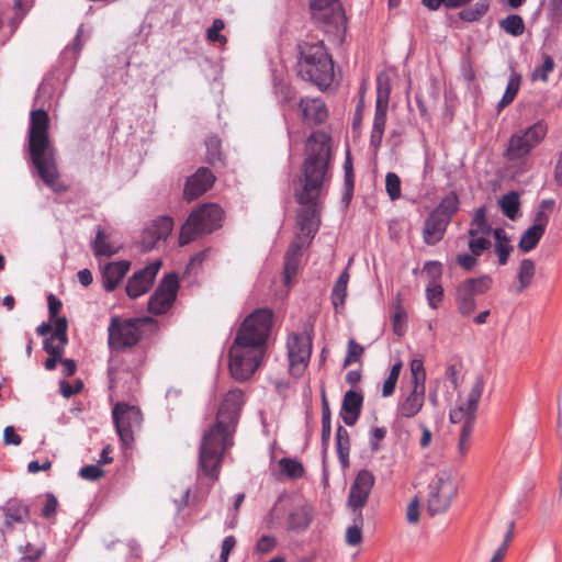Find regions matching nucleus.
<instances>
[{
    "label": "nucleus",
    "instance_id": "37",
    "mask_svg": "<svg viewBox=\"0 0 562 562\" xmlns=\"http://www.w3.org/2000/svg\"><path fill=\"white\" fill-rule=\"evenodd\" d=\"M536 266L531 259H522L519 263L518 268V286L517 293H521L525 289H527L535 277Z\"/></svg>",
    "mask_w": 562,
    "mask_h": 562
},
{
    "label": "nucleus",
    "instance_id": "59",
    "mask_svg": "<svg viewBox=\"0 0 562 562\" xmlns=\"http://www.w3.org/2000/svg\"><path fill=\"white\" fill-rule=\"evenodd\" d=\"M386 432L385 427H373L371 429L369 440L372 451L376 452L380 449V442L385 438Z\"/></svg>",
    "mask_w": 562,
    "mask_h": 562
},
{
    "label": "nucleus",
    "instance_id": "40",
    "mask_svg": "<svg viewBox=\"0 0 562 562\" xmlns=\"http://www.w3.org/2000/svg\"><path fill=\"white\" fill-rule=\"evenodd\" d=\"M29 517V509L19 501H9L5 506V522L13 524L24 521Z\"/></svg>",
    "mask_w": 562,
    "mask_h": 562
},
{
    "label": "nucleus",
    "instance_id": "33",
    "mask_svg": "<svg viewBox=\"0 0 562 562\" xmlns=\"http://www.w3.org/2000/svg\"><path fill=\"white\" fill-rule=\"evenodd\" d=\"M491 225L486 221L485 207H480L475 211L474 216L470 223L468 231L469 237H475V235H491L493 234Z\"/></svg>",
    "mask_w": 562,
    "mask_h": 562
},
{
    "label": "nucleus",
    "instance_id": "50",
    "mask_svg": "<svg viewBox=\"0 0 562 562\" xmlns=\"http://www.w3.org/2000/svg\"><path fill=\"white\" fill-rule=\"evenodd\" d=\"M491 235H475V237H469L468 247L474 256H481L483 251L491 247Z\"/></svg>",
    "mask_w": 562,
    "mask_h": 562
},
{
    "label": "nucleus",
    "instance_id": "57",
    "mask_svg": "<svg viewBox=\"0 0 562 562\" xmlns=\"http://www.w3.org/2000/svg\"><path fill=\"white\" fill-rule=\"evenodd\" d=\"M57 508H58L57 498L54 496V494L47 493L45 495V503L42 508V516L44 518L50 519L56 515Z\"/></svg>",
    "mask_w": 562,
    "mask_h": 562
},
{
    "label": "nucleus",
    "instance_id": "32",
    "mask_svg": "<svg viewBox=\"0 0 562 562\" xmlns=\"http://www.w3.org/2000/svg\"><path fill=\"white\" fill-rule=\"evenodd\" d=\"M521 75L515 70L512 71L508 83L506 86V90L503 94V98L497 104V111L501 112L504 108L509 105L516 98L520 86H521Z\"/></svg>",
    "mask_w": 562,
    "mask_h": 562
},
{
    "label": "nucleus",
    "instance_id": "22",
    "mask_svg": "<svg viewBox=\"0 0 562 562\" xmlns=\"http://www.w3.org/2000/svg\"><path fill=\"white\" fill-rule=\"evenodd\" d=\"M447 216H440L435 212H431L424 224L423 238L427 245H436L439 243L447 231L449 225Z\"/></svg>",
    "mask_w": 562,
    "mask_h": 562
},
{
    "label": "nucleus",
    "instance_id": "5",
    "mask_svg": "<svg viewBox=\"0 0 562 562\" xmlns=\"http://www.w3.org/2000/svg\"><path fill=\"white\" fill-rule=\"evenodd\" d=\"M483 390L484 380L483 378L477 376L473 382L467 398L459 400L457 406L449 413L451 423L462 424L458 441V453L461 458H464L470 450L471 437Z\"/></svg>",
    "mask_w": 562,
    "mask_h": 562
},
{
    "label": "nucleus",
    "instance_id": "61",
    "mask_svg": "<svg viewBox=\"0 0 562 562\" xmlns=\"http://www.w3.org/2000/svg\"><path fill=\"white\" fill-rule=\"evenodd\" d=\"M477 257L474 256L471 251L470 254H460L457 256V263L464 270H472L477 263Z\"/></svg>",
    "mask_w": 562,
    "mask_h": 562
},
{
    "label": "nucleus",
    "instance_id": "31",
    "mask_svg": "<svg viewBox=\"0 0 562 562\" xmlns=\"http://www.w3.org/2000/svg\"><path fill=\"white\" fill-rule=\"evenodd\" d=\"M47 302H48L49 322L43 323L37 327V334H40V335L48 334L50 331L52 327H56V323L58 319L66 318L65 316H58V314L63 307V303L56 295L50 293L47 296Z\"/></svg>",
    "mask_w": 562,
    "mask_h": 562
},
{
    "label": "nucleus",
    "instance_id": "45",
    "mask_svg": "<svg viewBox=\"0 0 562 562\" xmlns=\"http://www.w3.org/2000/svg\"><path fill=\"white\" fill-rule=\"evenodd\" d=\"M490 1L488 0H480L474 3L472 7L463 9L459 16L461 20L467 22H473L480 20L488 10Z\"/></svg>",
    "mask_w": 562,
    "mask_h": 562
},
{
    "label": "nucleus",
    "instance_id": "28",
    "mask_svg": "<svg viewBox=\"0 0 562 562\" xmlns=\"http://www.w3.org/2000/svg\"><path fill=\"white\" fill-rule=\"evenodd\" d=\"M313 520V508L303 504L295 507L288 517V529L300 530L306 529Z\"/></svg>",
    "mask_w": 562,
    "mask_h": 562
},
{
    "label": "nucleus",
    "instance_id": "10",
    "mask_svg": "<svg viewBox=\"0 0 562 562\" xmlns=\"http://www.w3.org/2000/svg\"><path fill=\"white\" fill-rule=\"evenodd\" d=\"M313 346V328L305 327L302 333H292L286 340L289 371L291 375L300 378L306 370Z\"/></svg>",
    "mask_w": 562,
    "mask_h": 562
},
{
    "label": "nucleus",
    "instance_id": "30",
    "mask_svg": "<svg viewBox=\"0 0 562 562\" xmlns=\"http://www.w3.org/2000/svg\"><path fill=\"white\" fill-rule=\"evenodd\" d=\"M493 236L495 238L494 251L498 257V263L504 266L507 263L508 258L513 251V246L510 245V239L507 236L505 229L495 228L493 231Z\"/></svg>",
    "mask_w": 562,
    "mask_h": 562
},
{
    "label": "nucleus",
    "instance_id": "1",
    "mask_svg": "<svg viewBox=\"0 0 562 562\" xmlns=\"http://www.w3.org/2000/svg\"><path fill=\"white\" fill-rule=\"evenodd\" d=\"M272 316L269 308H259L241 323L229 349V371L235 380H248L260 367L267 351Z\"/></svg>",
    "mask_w": 562,
    "mask_h": 562
},
{
    "label": "nucleus",
    "instance_id": "36",
    "mask_svg": "<svg viewBox=\"0 0 562 562\" xmlns=\"http://www.w3.org/2000/svg\"><path fill=\"white\" fill-rule=\"evenodd\" d=\"M555 201L553 199L542 200L535 213L532 227L546 232V227L550 221V214L553 212Z\"/></svg>",
    "mask_w": 562,
    "mask_h": 562
},
{
    "label": "nucleus",
    "instance_id": "12",
    "mask_svg": "<svg viewBox=\"0 0 562 562\" xmlns=\"http://www.w3.org/2000/svg\"><path fill=\"white\" fill-rule=\"evenodd\" d=\"M427 512L430 516L445 513L457 495L454 482L446 474H437L428 485Z\"/></svg>",
    "mask_w": 562,
    "mask_h": 562
},
{
    "label": "nucleus",
    "instance_id": "8",
    "mask_svg": "<svg viewBox=\"0 0 562 562\" xmlns=\"http://www.w3.org/2000/svg\"><path fill=\"white\" fill-rule=\"evenodd\" d=\"M547 133L548 124L544 120L515 132L508 139L505 157L509 161L526 157L546 138Z\"/></svg>",
    "mask_w": 562,
    "mask_h": 562
},
{
    "label": "nucleus",
    "instance_id": "54",
    "mask_svg": "<svg viewBox=\"0 0 562 562\" xmlns=\"http://www.w3.org/2000/svg\"><path fill=\"white\" fill-rule=\"evenodd\" d=\"M29 155L31 162L35 166V105L30 112Z\"/></svg>",
    "mask_w": 562,
    "mask_h": 562
},
{
    "label": "nucleus",
    "instance_id": "13",
    "mask_svg": "<svg viewBox=\"0 0 562 562\" xmlns=\"http://www.w3.org/2000/svg\"><path fill=\"white\" fill-rule=\"evenodd\" d=\"M492 286V278L482 276L460 283L456 291V305L462 316H470L476 308L475 295L486 293Z\"/></svg>",
    "mask_w": 562,
    "mask_h": 562
},
{
    "label": "nucleus",
    "instance_id": "63",
    "mask_svg": "<svg viewBox=\"0 0 562 562\" xmlns=\"http://www.w3.org/2000/svg\"><path fill=\"white\" fill-rule=\"evenodd\" d=\"M224 29V22L221 19L214 20L212 26L207 30V38L212 42L226 41L220 32Z\"/></svg>",
    "mask_w": 562,
    "mask_h": 562
},
{
    "label": "nucleus",
    "instance_id": "42",
    "mask_svg": "<svg viewBox=\"0 0 562 562\" xmlns=\"http://www.w3.org/2000/svg\"><path fill=\"white\" fill-rule=\"evenodd\" d=\"M544 232L539 229V228H536V227H532L530 226L521 236L519 243H518V248L522 251V252H529L531 251L532 249L536 248V246L538 245V243L540 241V239L542 238Z\"/></svg>",
    "mask_w": 562,
    "mask_h": 562
},
{
    "label": "nucleus",
    "instance_id": "60",
    "mask_svg": "<svg viewBox=\"0 0 562 562\" xmlns=\"http://www.w3.org/2000/svg\"><path fill=\"white\" fill-rule=\"evenodd\" d=\"M333 0H310V9L312 19H322L324 14L322 10L331 5Z\"/></svg>",
    "mask_w": 562,
    "mask_h": 562
},
{
    "label": "nucleus",
    "instance_id": "47",
    "mask_svg": "<svg viewBox=\"0 0 562 562\" xmlns=\"http://www.w3.org/2000/svg\"><path fill=\"white\" fill-rule=\"evenodd\" d=\"M279 467L281 472L291 479H300L304 475V468L302 463L294 459L282 458L279 461Z\"/></svg>",
    "mask_w": 562,
    "mask_h": 562
},
{
    "label": "nucleus",
    "instance_id": "6",
    "mask_svg": "<svg viewBox=\"0 0 562 562\" xmlns=\"http://www.w3.org/2000/svg\"><path fill=\"white\" fill-rule=\"evenodd\" d=\"M223 211L217 204L209 203L193 210L181 226L179 244L188 245L204 234H210L222 225Z\"/></svg>",
    "mask_w": 562,
    "mask_h": 562
},
{
    "label": "nucleus",
    "instance_id": "16",
    "mask_svg": "<svg viewBox=\"0 0 562 562\" xmlns=\"http://www.w3.org/2000/svg\"><path fill=\"white\" fill-rule=\"evenodd\" d=\"M179 290V279L173 272L166 274L148 301V311L155 315L168 312Z\"/></svg>",
    "mask_w": 562,
    "mask_h": 562
},
{
    "label": "nucleus",
    "instance_id": "17",
    "mask_svg": "<svg viewBox=\"0 0 562 562\" xmlns=\"http://www.w3.org/2000/svg\"><path fill=\"white\" fill-rule=\"evenodd\" d=\"M160 267L161 261L156 260L147 265L145 268L134 272L133 276L128 278L125 286L128 297L136 299L147 293L151 288Z\"/></svg>",
    "mask_w": 562,
    "mask_h": 562
},
{
    "label": "nucleus",
    "instance_id": "51",
    "mask_svg": "<svg viewBox=\"0 0 562 562\" xmlns=\"http://www.w3.org/2000/svg\"><path fill=\"white\" fill-rule=\"evenodd\" d=\"M426 297L429 306L436 310L443 299L442 286L438 282L431 281L426 288Z\"/></svg>",
    "mask_w": 562,
    "mask_h": 562
},
{
    "label": "nucleus",
    "instance_id": "3",
    "mask_svg": "<svg viewBox=\"0 0 562 562\" xmlns=\"http://www.w3.org/2000/svg\"><path fill=\"white\" fill-rule=\"evenodd\" d=\"M300 58L297 74L319 89H326L334 80V63L323 41L302 42L297 45Z\"/></svg>",
    "mask_w": 562,
    "mask_h": 562
},
{
    "label": "nucleus",
    "instance_id": "35",
    "mask_svg": "<svg viewBox=\"0 0 562 562\" xmlns=\"http://www.w3.org/2000/svg\"><path fill=\"white\" fill-rule=\"evenodd\" d=\"M350 276L348 270L341 272L339 278L334 284L333 291H331V303L337 311L339 307L344 306L345 299L347 296V285L349 282Z\"/></svg>",
    "mask_w": 562,
    "mask_h": 562
},
{
    "label": "nucleus",
    "instance_id": "52",
    "mask_svg": "<svg viewBox=\"0 0 562 562\" xmlns=\"http://www.w3.org/2000/svg\"><path fill=\"white\" fill-rule=\"evenodd\" d=\"M554 61L550 55H543V64L539 67H536L531 74V80H541L546 82L548 80V75L553 70Z\"/></svg>",
    "mask_w": 562,
    "mask_h": 562
},
{
    "label": "nucleus",
    "instance_id": "11",
    "mask_svg": "<svg viewBox=\"0 0 562 562\" xmlns=\"http://www.w3.org/2000/svg\"><path fill=\"white\" fill-rule=\"evenodd\" d=\"M49 117L37 109V176H58L55 151L48 139Z\"/></svg>",
    "mask_w": 562,
    "mask_h": 562
},
{
    "label": "nucleus",
    "instance_id": "27",
    "mask_svg": "<svg viewBox=\"0 0 562 562\" xmlns=\"http://www.w3.org/2000/svg\"><path fill=\"white\" fill-rule=\"evenodd\" d=\"M302 257V246L292 243L284 256V282L288 285L296 277Z\"/></svg>",
    "mask_w": 562,
    "mask_h": 562
},
{
    "label": "nucleus",
    "instance_id": "25",
    "mask_svg": "<svg viewBox=\"0 0 562 562\" xmlns=\"http://www.w3.org/2000/svg\"><path fill=\"white\" fill-rule=\"evenodd\" d=\"M130 261L121 260L108 263L102 271L103 286L108 292L114 291L130 270Z\"/></svg>",
    "mask_w": 562,
    "mask_h": 562
},
{
    "label": "nucleus",
    "instance_id": "18",
    "mask_svg": "<svg viewBox=\"0 0 562 562\" xmlns=\"http://www.w3.org/2000/svg\"><path fill=\"white\" fill-rule=\"evenodd\" d=\"M373 485L374 476L370 471L362 470L357 474L348 498V504L355 512H361L360 509L367 504Z\"/></svg>",
    "mask_w": 562,
    "mask_h": 562
},
{
    "label": "nucleus",
    "instance_id": "41",
    "mask_svg": "<svg viewBox=\"0 0 562 562\" xmlns=\"http://www.w3.org/2000/svg\"><path fill=\"white\" fill-rule=\"evenodd\" d=\"M459 209V199L456 192H449L445 198L441 200L439 205L432 211L437 213L438 215L447 216L448 221L450 222L453 214Z\"/></svg>",
    "mask_w": 562,
    "mask_h": 562
},
{
    "label": "nucleus",
    "instance_id": "55",
    "mask_svg": "<svg viewBox=\"0 0 562 562\" xmlns=\"http://www.w3.org/2000/svg\"><path fill=\"white\" fill-rule=\"evenodd\" d=\"M79 475L87 481H97L104 476V470L98 464H90L81 468Z\"/></svg>",
    "mask_w": 562,
    "mask_h": 562
},
{
    "label": "nucleus",
    "instance_id": "62",
    "mask_svg": "<svg viewBox=\"0 0 562 562\" xmlns=\"http://www.w3.org/2000/svg\"><path fill=\"white\" fill-rule=\"evenodd\" d=\"M419 507L420 503L417 497L413 498L408 504L406 518L409 524H417L419 521Z\"/></svg>",
    "mask_w": 562,
    "mask_h": 562
},
{
    "label": "nucleus",
    "instance_id": "64",
    "mask_svg": "<svg viewBox=\"0 0 562 562\" xmlns=\"http://www.w3.org/2000/svg\"><path fill=\"white\" fill-rule=\"evenodd\" d=\"M277 540L272 536H262L257 542V551L260 553H268L274 549Z\"/></svg>",
    "mask_w": 562,
    "mask_h": 562
},
{
    "label": "nucleus",
    "instance_id": "14",
    "mask_svg": "<svg viewBox=\"0 0 562 562\" xmlns=\"http://www.w3.org/2000/svg\"><path fill=\"white\" fill-rule=\"evenodd\" d=\"M112 415L120 440L125 447H130L134 441V430L142 424L140 409L126 403H117Z\"/></svg>",
    "mask_w": 562,
    "mask_h": 562
},
{
    "label": "nucleus",
    "instance_id": "39",
    "mask_svg": "<svg viewBox=\"0 0 562 562\" xmlns=\"http://www.w3.org/2000/svg\"><path fill=\"white\" fill-rule=\"evenodd\" d=\"M499 206L506 217L516 220L520 206L519 194L515 191L504 194L499 200Z\"/></svg>",
    "mask_w": 562,
    "mask_h": 562
},
{
    "label": "nucleus",
    "instance_id": "23",
    "mask_svg": "<svg viewBox=\"0 0 562 562\" xmlns=\"http://www.w3.org/2000/svg\"><path fill=\"white\" fill-rule=\"evenodd\" d=\"M425 394L408 391L400 397L396 414L397 417L411 419L414 418L423 408Z\"/></svg>",
    "mask_w": 562,
    "mask_h": 562
},
{
    "label": "nucleus",
    "instance_id": "34",
    "mask_svg": "<svg viewBox=\"0 0 562 562\" xmlns=\"http://www.w3.org/2000/svg\"><path fill=\"white\" fill-rule=\"evenodd\" d=\"M336 447L342 468H347L349 465L350 437L348 430L342 426H338L336 430Z\"/></svg>",
    "mask_w": 562,
    "mask_h": 562
},
{
    "label": "nucleus",
    "instance_id": "24",
    "mask_svg": "<svg viewBox=\"0 0 562 562\" xmlns=\"http://www.w3.org/2000/svg\"><path fill=\"white\" fill-rule=\"evenodd\" d=\"M363 405V396L360 392L349 390L345 393L341 404L342 419L346 425L353 426L358 420Z\"/></svg>",
    "mask_w": 562,
    "mask_h": 562
},
{
    "label": "nucleus",
    "instance_id": "58",
    "mask_svg": "<svg viewBox=\"0 0 562 562\" xmlns=\"http://www.w3.org/2000/svg\"><path fill=\"white\" fill-rule=\"evenodd\" d=\"M83 383L81 380H77L75 385H71L66 380H61L59 383V390L64 397L69 398L82 391Z\"/></svg>",
    "mask_w": 562,
    "mask_h": 562
},
{
    "label": "nucleus",
    "instance_id": "4",
    "mask_svg": "<svg viewBox=\"0 0 562 562\" xmlns=\"http://www.w3.org/2000/svg\"><path fill=\"white\" fill-rule=\"evenodd\" d=\"M324 178H299L295 189L296 201L300 204L297 226L300 232L313 238L319 226V198Z\"/></svg>",
    "mask_w": 562,
    "mask_h": 562
},
{
    "label": "nucleus",
    "instance_id": "9",
    "mask_svg": "<svg viewBox=\"0 0 562 562\" xmlns=\"http://www.w3.org/2000/svg\"><path fill=\"white\" fill-rule=\"evenodd\" d=\"M149 322H151L150 317L121 321L117 316H113L108 328L110 348L122 351L136 346L142 337V325Z\"/></svg>",
    "mask_w": 562,
    "mask_h": 562
},
{
    "label": "nucleus",
    "instance_id": "20",
    "mask_svg": "<svg viewBox=\"0 0 562 562\" xmlns=\"http://www.w3.org/2000/svg\"><path fill=\"white\" fill-rule=\"evenodd\" d=\"M324 18L313 19L326 33H338L346 30V15L339 0H333L331 5L322 10Z\"/></svg>",
    "mask_w": 562,
    "mask_h": 562
},
{
    "label": "nucleus",
    "instance_id": "56",
    "mask_svg": "<svg viewBox=\"0 0 562 562\" xmlns=\"http://www.w3.org/2000/svg\"><path fill=\"white\" fill-rule=\"evenodd\" d=\"M393 330L397 336H402L405 331L404 324L406 321V312L400 305L395 307L393 313Z\"/></svg>",
    "mask_w": 562,
    "mask_h": 562
},
{
    "label": "nucleus",
    "instance_id": "53",
    "mask_svg": "<svg viewBox=\"0 0 562 562\" xmlns=\"http://www.w3.org/2000/svg\"><path fill=\"white\" fill-rule=\"evenodd\" d=\"M363 352L364 348L357 344L353 339H350L348 341L347 356L344 361V367H349L351 363L359 361Z\"/></svg>",
    "mask_w": 562,
    "mask_h": 562
},
{
    "label": "nucleus",
    "instance_id": "38",
    "mask_svg": "<svg viewBox=\"0 0 562 562\" xmlns=\"http://www.w3.org/2000/svg\"><path fill=\"white\" fill-rule=\"evenodd\" d=\"M106 238L108 237L105 236L104 232L101 228H98L95 239L92 245L95 257H111L119 251L120 247L106 241Z\"/></svg>",
    "mask_w": 562,
    "mask_h": 562
},
{
    "label": "nucleus",
    "instance_id": "15",
    "mask_svg": "<svg viewBox=\"0 0 562 562\" xmlns=\"http://www.w3.org/2000/svg\"><path fill=\"white\" fill-rule=\"evenodd\" d=\"M390 82L386 76L380 75L376 79V104L373 120V127L370 138L371 146L376 149L380 147L386 123V112L390 100Z\"/></svg>",
    "mask_w": 562,
    "mask_h": 562
},
{
    "label": "nucleus",
    "instance_id": "7",
    "mask_svg": "<svg viewBox=\"0 0 562 562\" xmlns=\"http://www.w3.org/2000/svg\"><path fill=\"white\" fill-rule=\"evenodd\" d=\"M330 158L331 137L323 131L311 134L305 143L303 176H327Z\"/></svg>",
    "mask_w": 562,
    "mask_h": 562
},
{
    "label": "nucleus",
    "instance_id": "29",
    "mask_svg": "<svg viewBox=\"0 0 562 562\" xmlns=\"http://www.w3.org/2000/svg\"><path fill=\"white\" fill-rule=\"evenodd\" d=\"M216 178H188L184 186L183 196L188 201H193L204 194Z\"/></svg>",
    "mask_w": 562,
    "mask_h": 562
},
{
    "label": "nucleus",
    "instance_id": "43",
    "mask_svg": "<svg viewBox=\"0 0 562 562\" xmlns=\"http://www.w3.org/2000/svg\"><path fill=\"white\" fill-rule=\"evenodd\" d=\"M330 436H331V415H330V409H329L328 403L324 396L323 397V407H322V435H321L324 453H326V451H327Z\"/></svg>",
    "mask_w": 562,
    "mask_h": 562
},
{
    "label": "nucleus",
    "instance_id": "44",
    "mask_svg": "<svg viewBox=\"0 0 562 562\" xmlns=\"http://www.w3.org/2000/svg\"><path fill=\"white\" fill-rule=\"evenodd\" d=\"M499 26L507 34L513 36H520L525 32V23L520 15L509 14L499 21Z\"/></svg>",
    "mask_w": 562,
    "mask_h": 562
},
{
    "label": "nucleus",
    "instance_id": "19",
    "mask_svg": "<svg viewBox=\"0 0 562 562\" xmlns=\"http://www.w3.org/2000/svg\"><path fill=\"white\" fill-rule=\"evenodd\" d=\"M173 228V220L170 216H160L153 222L142 234V247L151 250L159 241H165Z\"/></svg>",
    "mask_w": 562,
    "mask_h": 562
},
{
    "label": "nucleus",
    "instance_id": "26",
    "mask_svg": "<svg viewBox=\"0 0 562 562\" xmlns=\"http://www.w3.org/2000/svg\"><path fill=\"white\" fill-rule=\"evenodd\" d=\"M303 119L307 124L319 125L328 117L325 103L319 99L304 100L300 102Z\"/></svg>",
    "mask_w": 562,
    "mask_h": 562
},
{
    "label": "nucleus",
    "instance_id": "48",
    "mask_svg": "<svg viewBox=\"0 0 562 562\" xmlns=\"http://www.w3.org/2000/svg\"><path fill=\"white\" fill-rule=\"evenodd\" d=\"M206 156L210 164L214 165L216 162L222 164V151H221V139L215 136H209L206 142Z\"/></svg>",
    "mask_w": 562,
    "mask_h": 562
},
{
    "label": "nucleus",
    "instance_id": "21",
    "mask_svg": "<svg viewBox=\"0 0 562 562\" xmlns=\"http://www.w3.org/2000/svg\"><path fill=\"white\" fill-rule=\"evenodd\" d=\"M68 322L67 318H60L56 323V327H52L50 331L46 334L47 336L43 341V349L49 356H61L64 353V349L68 344Z\"/></svg>",
    "mask_w": 562,
    "mask_h": 562
},
{
    "label": "nucleus",
    "instance_id": "49",
    "mask_svg": "<svg viewBox=\"0 0 562 562\" xmlns=\"http://www.w3.org/2000/svg\"><path fill=\"white\" fill-rule=\"evenodd\" d=\"M362 514L361 512H358L356 517V524L353 526L348 527L346 531V542L349 546H358L362 542Z\"/></svg>",
    "mask_w": 562,
    "mask_h": 562
},
{
    "label": "nucleus",
    "instance_id": "46",
    "mask_svg": "<svg viewBox=\"0 0 562 562\" xmlns=\"http://www.w3.org/2000/svg\"><path fill=\"white\" fill-rule=\"evenodd\" d=\"M402 367H403L402 361H397L392 366L389 376L386 378V380L384 381L383 386H382V396L383 397H389V396L393 395L396 384H397V381H398V376H400Z\"/></svg>",
    "mask_w": 562,
    "mask_h": 562
},
{
    "label": "nucleus",
    "instance_id": "2",
    "mask_svg": "<svg viewBox=\"0 0 562 562\" xmlns=\"http://www.w3.org/2000/svg\"><path fill=\"white\" fill-rule=\"evenodd\" d=\"M244 404L243 391L229 390L220 404L215 424L202 438L199 464L201 471L212 481L218 479L224 452L233 446L232 437Z\"/></svg>",
    "mask_w": 562,
    "mask_h": 562
}]
</instances>
